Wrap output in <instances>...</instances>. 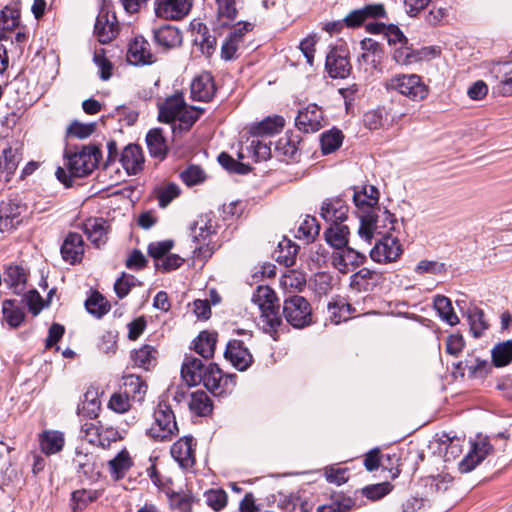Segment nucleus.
Masks as SVG:
<instances>
[{"label":"nucleus","instance_id":"1","mask_svg":"<svg viewBox=\"0 0 512 512\" xmlns=\"http://www.w3.org/2000/svg\"><path fill=\"white\" fill-rule=\"evenodd\" d=\"M251 303L260 312L264 330L276 334L282 321L275 292L268 286H259L252 296Z\"/></svg>","mask_w":512,"mask_h":512},{"label":"nucleus","instance_id":"2","mask_svg":"<svg viewBox=\"0 0 512 512\" xmlns=\"http://www.w3.org/2000/svg\"><path fill=\"white\" fill-rule=\"evenodd\" d=\"M359 236L370 243L375 235H390L395 229L396 218L386 208H376L369 213L360 214Z\"/></svg>","mask_w":512,"mask_h":512},{"label":"nucleus","instance_id":"3","mask_svg":"<svg viewBox=\"0 0 512 512\" xmlns=\"http://www.w3.org/2000/svg\"><path fill=\"white\" fill-rule=\"evenodd\" d=\"M389 92L400 94L410 101L420 102L429 95V87L418 74H394L384 82Z\"/></svg>","mask_w":512,"mask_h":512},{"label":"nucleus","instance_id":"4","mask_svg":"<svg viewBox=\"0 0 512 512\" xmlns=\"http://www.w3.org/2000/svg\"><path fill=\"white\" fill-rule=\"evenodd\" d=\"M179 432L175 414L171 406L159 402L153 413V421L147 429V435L157 442L172 440Z\"/></svg>","mask_w":512,"mask_h":512},{"label":"nucleus","instance_id":"5","mask_svg":"<svg viewBox=\"0 0 512 512\" xmlns=\"http://www.w3.org/2000/svg\"><path fill=\"white\" fill-rule=\"evenodd\" d=\"M101 158V151L96 145H86L78 152L68 156L67 166L74 177H84L93 172Z\"/></svg>","mask_w":512,"mask_h":512},{"label":"nucleus","instance_id":"6","mask_svg":"<svg viewBox=\"0 0 512 512\" xmlns=\"http://www.w3.org/2000/svg\"><path fill=\"white\" fill-rule=\"evenodd\" d=\"M283 314L294 328H304L312 323V309L302 296H293L284 301Z\"/></svg>","mask_w":512,"mask_h":512},{"label":"nucleus","instance_id":"7","mask_svg":"<svg viewBox=\"0 0 512 512\" xmlns=\"http://www.w3.org/2000/svg\"><path fill=\"white\" fill-rule=\"evenodd\" d=\"M82 432L91 444L103 449L110 448L112 443L122 439L117 428L105 425L100 421L86 422L82 426Z\"/></svg>","mask_w":512,"mask_h":512},{"label":"nucleus","instance_id":"8","mask_svg":"<svg viewBox=\"0 0 512 512\" xmlns=\"http://www.w3.org/2000/svg\"><path fill=\"white\" fill-rule=\"evenodd\" d=\"M402 246L398 238L391 234L382 237L371 249L370 257L378 263H389L396 261L402 254Z\"/></svg>","mask_w":512,"mask_h":512},{"label":"nucleus","instance_id":"9","mask_svg":"<svg viewBox=\"0 0 512 512\" xmlns=\"http://www.w3.org/2000/svg\"><path fill=\"white\" fill-rule=\"evenodd\" d=\"M296 127L305 133H314L325 126L322 109L316 104H309L300 109L295 119Z\"/></svg>","mask_w":512,"mask_h":512},{"label":"nucleus","instance_id":"10","mask_svg":"<svg viewBox=\"0 0 512 512\" xmlns=\"http://www.w3.org/2000/svg\"><path fill=\"white\" fill-rule=\"evenodd\" d=\"M192 7V0H155L154 11L159 18L179 20L185 17Z\"/></svg>","mask_w":512,"mask_h":512},{"label":"nucleus","instance_id":"11","mask_svg":"<svg viewBox=\"0 0 512 512\" xmlns=\"http://www.w3.org/2000/svg\"><path fill=\"white\" fill-rule=\"evenodd\" d=\"M196 442L191 436L178 439L170 449L171 456L183 469L191 468L195 463Z\"/></svg>","mask_w":512,"mask_h":512},{"label":"nucleus","instance_id":"12","mask_svg":"<svg viewBox=\"0 0 512 512\" xmlns=\"http://www.w3.org/2000/svg\"><path fill=\"white\" fill-rule=\"evenodd\" d=\"M349 208L340 198L326 199L320 208V216L330 225H341L348 218Z\"/></svg>","mask_w":512,"mask_h":512},{"label":"nucleus","instance_id":"13","mask_svg":"<svg viewBox=\"0 0 512 512\" xmlns=\"http://www.w3.org/2000/svg\"><path fill=\"white\" fill-rule=\"evenodd\" d=\"M364 260L365 256L363 254L348 246L335 251L332 255L333 266L343 274L353 271L360 266Z\"/></svg>","mask_w":512,"mask_h":512},{"label":"nucleus","instance_id":"14","mask_svg":"<svg viewBox=\"0 0 512 512\" xmlns=\"http://www.w3.org/2000/svg\"><path fill=\"white\" fill-rule=\"evenodd\" d=\"M353 201L359 210V215L369 213L372 210H376V208H381L378 205L379 191L373 185H362L361 187H355L353 193Z\"/></svg>","mask_w":512,"mask_h":512},{"label":"nucleus","instance_id":"15","mask_svg":"<svg viewBox=\"0 0 512 512\" xmlns=\"http://www.w3.org/2000/svg\"><path fill=\"white\" fill-rule=\"evenodd\" d=\"M127 61L136 66L153 63L150 44L144 37L136 36L130 41L127 49Z\"/></svg>","mask_w":512,"mask_h":512},{"label":"nucleus","instance_id":"16","mask_svg":"<svg viewBox=\"0 0 512 512\" xmlns=\"http://www.w3.org/2000/svg\"><path fill=\"white\" fill-rule=\"evenodd\" d=\"M224 355L225 358L239 371L246 370L253 361L248 348L239 340L229 341Z\"/></svg>","mask_w":512,"mask_h":512},{"label":"nucleus","instance_id":"17","mask_svg":"<svg viewBox=\"0 0 512 512\" xmlns=\"http://www.w3.org/2000/svg\"><path fill=\"white\" fill-rule=\"evenodd\" d=\"M84 251L85 246L82 236L76 232L68 233L61 246L63 260L70 264L79 263L84 256Z\"/></svg>","mask_w":512,"mask_h":512},{"label":"nucleus","instance_id":"18","mask_svg":"<svg viewBox=\"0 0 512 512\" xmlns=\"http://www.w3.org/2000/svg\"><path fill=\"white\" fill-rule=\"evenodd\" d=\"M23 207L11 200L0 203V231L10 232L22 222Z\"/></svg>","mask_w":512,"mask_h":512},{"label":"nucleus","instance_id":"19","mask_svg":"<svg viewBox=\"0 0 512 512\" xmlns=\"http://www.w3.org/2000/svg\"><path fill=\"white\" fill-rule=\"evenodd\" d=\"M133 466L134 459L126 448L121 449L107 462L108 472L113 481L124 479Z\"/></svg>","mask_w":512,"mask_h":512},{"label":"nucleus","instance_id":"20","mask_svg":"<svg viewBox=\"0 0 512 512\" xmlns=\"http://www.w3.org/2000/svg\"><path fill=\"white\" fill-rule=\"evenodd\" d=\"M83 231L91 243L99 248L107 242L109 224L103 218H89L83 223Z\"/></svg>","mask_w":512,"mask_h":512},{"label":"nucleus","instance_id":"21","mask_svg":"<svg viewBox=\"0 0 512 512\" xmlns=\"http://www.w3.org/2000/svg\"><path fill=\"white\" fill-rule=\"evenodd\" d=\"M120 162L129 175L140 172L144 166V155L141 147L136 144L127 145L121 153Z\"/></svg>","mask_w":512,"mask_h":512},{"label":"nucleus","instance_id":"22","mask_svg":"<svg viewBox=\"0 0 512 512\" xmlns=\"http://www.w3.org/2000/svg\"><path fill=\"white\" fill-rule=\"evenodd\" d=\"M325 66L332 78H346L351 70L347 56L337 49L327 54Z\"/></svg>","mask_w":512,"mask_h":512},{"label":"nucleus","instance_id":"23","mask_svg":"<svg viewBox=\"0 0 512 512\" xmlns=\"http://www.w3.org/2000/svg\"><path fill=\"white\" fill-rule=\"evenodd\" d=\"M215 91V84L209 73L200 74L191 83V96L194 100L207 102L212 99Z\"/></svg>","mask_w":512,"mask_h":512},{"label":"nucleus","instance_id":"24","mask_svg":"<svg viewBox=\"0 0 512 512\" xmlns=\"http://www.w3.org/2000/svg\"><path fill=\"white\" fill-rule=\"evenodd\" d=\"M201 378H203L201 383L215 395H220L223 393L224 386L228 381L227 377L223 375L220 368L214 363L206 365Z\"/></svg>","mask_w":512,"mask_h":512},{"label":"nucleus","instance_id":"25","mask_svg":"<svg viewBox=\"0 0 512 512\" xmlns=\"http://www.w3.org/2000/svg\"><path fill=\"white\" fill-rule=\"evenodd\" d=\"M28 272L20 265H9L4 271V282L15 294H21L27 285Z\"/></svg>","mask_w":512,"mask_h":512},{"label":"nucleus","instance_id":"26","mask_svg":"<svg viewBox=\"0 0 512 512\" xmlns=\"http://www.w3.org/2000/svg\"><path fill=\"white\" fill-rule=\"evenodd\" d=\"M94 34L101 44L111 42L118 34V25L115 17L111 19L107 14H100L95 22Z\"/></svg>","mask_w":512,"mask_h":512},{"label":"nucleus","instance_id":"27","mask_svg":"<svg viewBox=\"0 0 512 512\" xmlns=\"http://www.w3.org/2000/svg\"><path fill=\"white\" fill-rule=\"evenodd\" d=\"M285 125V120L280 115L268 116L260 122L248 127L249 134L254 137L272 135L280 132Z\"/></svg>","mask_w":512,"mask_h":512},{"label":"nucleus","instance_id":"28","mask_svg":"<svg viewBox=\"0 0 512 512\" xmlns=\"http://www.w3.org/2000/svg\"><path fill=\"white\" fill-rule=\"evenodd\" d=\"M186 106L183 95L177 93L168 97L159 106V120L166 123L176 122V117Z\"/></svg>","mask_w":512,"mask_h":512},{"label":"nucleus","instance_id":"29","mask_svg":"<svg viewBox=\"0 0 512 512\" xmlns=\"http://www.w3.org/2000/svg\"><path fill=\"white\" fill-rule=\"evenodd\" d=\"M21 160V151L19 147H7L0 154V177L9 181L16 171Z\"/></svg>","mask_w":512,"mask_h":512},{"label":"nucleus","instance_id":"30","mask_svg":"<svg viewBox=\"0 0 512 512\" xmlns=\"http://www.w3.org/2000/svg\"><path fill=\"white\" fill-rule=\"evenodd\" d=\"M493 73L499 82L495 86L496 92L501 96L512 95V61L498 63L493 67Z\"/></svg>","mask_w":512,"mask_h":512},{"label":"nucleus","instance_id":"31","mask_svg":"<svg viewBox=\"0 0 512 512\" xmlns=\"http://www.w3.org/2000/svg\"><path fill=\"white\" fill-rule=\"evenodd\" d=\"M155 42L165 48H175L182 43L181 31L172 25H164L153 32Z\"/></svg>","mask_w":512,"mask_h":512},{"label":"nucleus","instance_id":"32","mask_svg":"<svg viewBox=\"0 0 512 512\" xmlns=\"http://www.w3.org/2000/svg\"><path fill=\"white\" fill-rule=\"evenodd\" d=\"M206 366L198 358L187 357L181 367L183 380L189 386H196L203 380L202 375Z\"/></svg>","mask_w":512,"mask_h":512},{"label":"nucleus","instance_id":"33","mask_svg":"<svg viewBox=\"0 0 512 512\" xmlns=\"http://www.w3.org/2000/svg\"><path fill=\"white\" fill-rule=\"evenodd\" d=\"M65 444L64 434L56 430H46L39 436L41 451L46 455H53L60 452Z\"/></svg>","mask_w":512,"mask_h":512},{"label":"nucleus","instance_id":"34","mask_svg":"<svg viewBox=\"0 0 512 512\" xmlns=\"http://www.w3.org/2000/svg\"><path fill=\"white\" fill-rule=\"evenodd\" d=\"M491 446L485 440H481L472 445L471 451L460 462V470L462 472L471 471L477 464H479L489 453Z\"/></svg>","mask_w":512,"mask_h":512},{"label":"nucleus","instance_id":"35","mask_svg":"<svg viewBox=\"0 0 512 512\" xmlns=\"http://www.w3.org/2000/svg\"><path fill=\"white\" fill-rule=\"evenodd\" d=\"M217 343V333L204 330L193 341V350L205 359L212 358Z\"/></svg>","mask_w":512,"mask_h":512},{"label":"nucleus","instance_id":"36","mask_svg":"<svg viewBox=\"0 0 512 512\" xmlns=\"http://www.w3.org/2000/svg\"><path fill=\"white\" fill-rule=\"evenodd\" d=\"M204 109L194 106H185L181 113L176 117V122H172V131L176 134L178 131H188L196 122Z\"/></svg>","mask_w":512,"mask_h":512},{"label":"nucleus","instance_id":"37","mask_svg":"<svg viewBox=\"0 0 512 512\" xmlns=\"http://www.w3.org/2000/svg\"><path fill=\"white\" fill-rule=\"evenodd\" d=\"M158 351L154 346L145 344L132 352L131 358L135 366L149 370L157 362Z\"/></svg>","mask_w":512,"mask_h":512},{"label":"nucleus","instance_id":"38","mask_svg":"<svg viewBox=\"0 0 512 512\" xmlns=\"http://www.w3.org/2000/svg\"><path fill=\"white\" fill-rule=\"evenodd\" d=\"M146 143L152 157L164 159L168 147L160 128L151 129L146 136Z\"/></svg>","mask_w":512,"mask_h":512},{"label":"nucleus","instance_id":"39","mask_svg":"<svg viewBox=\"0 0 512 512\" xmlns=\"http://www.w3.org/2000/svg\"><path fill=\"white\" fill-rule=\"evenodd\" d=\"M214 233V227L210 221H207L203 217L198 219L193 227L191 228V236L199 246L196 247L201 253L203 245H208L210 236Z\"/></svg>","mask_w":512,"mask_h":512},{"label":"nucleus","instance_id":"40","mask_svg":"<svg viewBox=\"0 0 512 512\" xmlns=\"http://www.w3.org/2000/svg\"><path fill=\"white\" fill-rule=\"evenodd\" d=\"M188 406L192 413L201 417L209 415L213 409L209 396L202 390L191 393Z\"/></svg>","mask_w":512,"mask_h":512},{"label":"nucleus","instance_id":"41","mask_svg":"<svg viewBox=\"0 0 512 512\" xmlns=\"http://www.w3.org/2000/svg\"><path fill=\"white\" fill-rule=\"evenodd\" d=\"M349 228L345 224L330 225L325 231L327 243L338 251L348 244Z\"/></svg>","mask_w":512,"mask_h":512},{"label":"nucleus","instance_id":"42","mask_svg":"<svg viewBox=\"0 0 512 512\" xmlns=\"http://www.w3.org/2000/svg\"><path fill=\"white\" fill-rule=\"evenodd\" d=\"M247 153L241 148L238 151V159L251 158L254 162L267 160L270 157V147L258 139L251 140L250 146L246 148Z\"/></svg>","mask_w":512,"mask_h":512},{"label":"nucleus","instance_id":"43","mask_svg":"<svg viewBox=\"0 0 512 512\" xmlns=\"http://www.w3.org/2000/svg\"><path fill=\"white\" fill-rule=\"evenodd\" d=\"M3 320L10 328H18L25 319V313L14 300H5L2 303Z\"/></svg>","mask_w":512,"mask_h":512},{"label":"nucleus","instance_id":"44","mask_svg":"<svg viewBox=\"0 0 512 512\" xmlns=\"http://www.w3.org/2000/svg\"><path fill=\"white\" fill-rule=\"evenodd\" d=\"M102 495L101 490L79 489L72 493V511L78 512L85 509L90 503L95 502Z\"/></svg>","mask_w":512,"mask_h":512},{"label":"nucleus","instance_id":"45","mask_svg":"<svg viewBox=\"0 0 512 512\" xmlns=\"http://www.w3.org/2000/svg\"><path fill=\"white\" fill-rule=\"evenodd\" d=\"M299 140L297 136L285 134L276 143V151L286 160H295L299 155Z\"/></svg>","mask_w":512,"mask_h":512},{"label":"nucleus","instance_id":"46","mask_svg":"<svg viewBox=\"0 0 512 512\" xmlns=\"http://www.w3.org/2000/svg\"><path fill=\"white\" fill-rule=\"evenodd\" d=\"M124 393L130 398L142 399L147 391L146 383L137 375L128 374L122 377V386Z\"/></svg>","mask_w":512,"mask_h":512},{"label":"nucleus","instance_id":"47","mask_svg":"<svg viewBox=\"0 0 512 512\" xmlns=\"http://www.w3.org/2000/svg\"><path fill=\"white\" fill-rule=\"evenodd\" d=\"M434 307L441 320L447 324L454 326L459 323V318L455 314L451 301L448 297L443 295L436 296L434 298Z\"/></svg>","mask_w":512,"mask_h":512},{"label":"nucleus","instance_id":"48","mask_svg":"<svg viewBox=\"0 0 512 512\" xmlns=\"http://www.w3.org/2000/svg\"><path fill=\"white\" fill-rule=\"evenodd\" d=\"M217 8V22L219 27L228 25L236 18L237 10L235 0H215Z\"/></svg>","mask_w":512,"mask_h":512},{"label":"nucleus","instance_id":"49","mask_svg":"<svg viewBox=\"0 0 512 512\" xmlns=\"http://www.w3.org/2000/svg\"><path fill=\"white\" fill-rule=\"evenodd\" d=\"M320 227L314 217L306 216L299 224L295 237L306 242L312 241L319 233Z\"/></svg>","mask_w":512,"mask_h":512},{"label":"nucleus","instance_id":"50","mask_svg":"<svg viewBox=\"0 0 512 512\" xmlns=\"http://www.w3.org/2000/svg\"><path fill=\"white\" fill-rule=\"evenodd\" d=\"M280 284L290 291H301L306 285V276L298 270H288L281 277Z\"/></svg>","mask_w":512,"mask_h":512},{"label":"nucleus","instance_id":"51","mask_svg":"<svg viewBox=\"0 0 512 512\" xmlns=\"http://www.w3.org/2000/svg\"><path fill=\"white\" fill-rule=\"evenodd\" d=\"M492 361L496 367H503L512 362V341L497 344L492 350Z\"/></svg>","mask_w":512,"mask_h":512},{"label":"nucleus","instance_id":"52","mask_svg":"<svg viewBox=\"0 0 512 512\" xmlns=\"http://www.w3.org/2000/svg\"><path fill=\"white\" fill-rule=\"evenodd\" d=\"M85 306L87 311L96 317H102L110 310V304L99 292L92 293Z\"/></svg>","mask_w":512,"mask_h":512},{"label":"nucleus","instance_id":"53","mask_svg":"<svg viewBox=\"0 0 512 512\" xmlns=\"http://www.w3.org/2000/svg\"><path fill=\"white\" fill-rule=\"evenodd\" d=\"M279 255L277 260L285 266H292L295 263V258L298 253L299 247L289 239H283L278 244Z\"/></svg>","mask_w":512,"mask_h":512},{"label":"nucleus","instance_id":"54","mask_svg":"<svg viewBox=\"0 0 512 512\" xmlns=\"http://www.w3.org/2000/svg\"><path fill=\"white\" fill-rule=\"evenodd\" d=\"M93 62L99 70V77L107 81L112 76L113 64L106 57L105 50L103 48L95 49L93 54Z\"/></svg>","mask_w":512,"mask_h":512},{"label":"nucleus","instance_id":"55","mask_svg":"<svg viewBox=\"0 0 512 512\" xmlns=\"http://www.w3.org/2000/svg\"><path fill=\"white\" fill-rule=\"evenodd\" d=\"M393 58L400 65H411L422 59L419 51L411 49L406 44H402L395 49Z\"/></svg>","mask_w":512,"mask_h":512},{"label":"nucleus","instance_id":"56","mask_svg":"<svg viewBox=\"0 0 512 512\" xmlns=\"http://www.w3.org/2000/svg\"><path fill=\"white\" fill-rule=\"evenodd\" d=\"M343 135L339 130H330L321 136V149L323 154H329L337 150L342 144Z\"/></svg>","mask_w":512,"mask_h":512},{"label":"nucleus","instance_id":"57","mask_svg":"<svg viewBox=\"0 0 512 512\" xmlns=\"http://www.w3.org/2000/svg\"><path fill=\"white\" fill-rule=\"evenodd\" d=\"M446 272V266L442 262L423 259L420 260L414 268V273L423 276L429 275H441Z\"/></svg>","mask_w":512,"mask_h":512},{"label":"nucleus","instance_id":"58","mask_svg":"<svg viewBox=\"0 0 512 512\" xmlns=\"http://www.w3.org/2000/svg\"><path fill=\"white\" fill-rule=\"evenodd\" d=\"M470 330L474 337L482 336L483 332L488 328V324L484 318V313L478 308L471 309L468 313Z\"/></svg>","mask_w":512,"mask_h":512},{"label":"nucleus","instance_id":"59","mask_svg":"<svg viewBox=\"0 0 512 512\" xmlns=\"http://www.w3.org/2000/svg\"><path fill=\"white\" fill-rule=\"evenodd\" d=\"M108 408L119 414L126 413L131 408V398L123 391L115 392L110 397Z\"/></svg>","mask_w":512,"mask_h":512},{"label":"nucleus","instance_id":"60","mask_svg":"<svg viewBox=\"0 0 512 512\" xmlns=\"http://www.w3.org/2000/svg\"><path fill=\"white\" fill-rule=\"evenodd\" d=\"M361 58L365 62L376 61L375 57H380L381 48L378 42L371 38H365L360 42Z\"/></svg>","mask_w":512,"mask_h":512},{"label":"nucleus","instance_id":"61","mask_svg":"<svg viewBox=\"0 0 512 512\" xmlns=\"http://www.w3.org/2000/svg\"><path fill=\"white\" fill-rule=\"evenodd\" d=\"M180 177L186 185L193 186L202 183L206 179V174L200 166L190 165L181 172Z\"/></svg>","mask_w":512,"mask_h":512},{"label":"nucleus","instance_id":"62","mask_svg":"<svg viewBox=\"0 0 512 512\" xmlns=\"http://www.w3.org/2000/svg\"><path fill=\"white\" fill-rule=\"evenodd\" d=\"M95 129V123H82L75 120L67 128V134L79 139H85L92 135Z\"/></svg>","mask_w":512,"mask_h":512},{"label":"nucleus","instance_id":"63","mask_svg":"<svg viewBox=\"0 0 512 512\" xmlns=\"http://www.w3.org/2000/svg\"><path fill=\"white\" fill-rule=\"evenodd\" d=\"M218 161L223 168H225L229 172H234L238 174H246L249 172L250 167L248 164H245L240 161H236L227 153H221L218 156Z\"/></svg>","mask_w":512,"mask_h":512},{"label":"nucleus","instance_id":"64","mask_svg":"<svg viewBox=\"0 0 512 512\" xmlns=\"http://www.w3.org/2000/svg\"><path fill=\"white\" fill-rule=\"evenodd\" d=\"M205 499L207 505L215 511L223 509L227 504V494L224 490L221 489H215L206 492Z\"/></svg>","mask_w":512,"mask_h":512}]
</instances>
